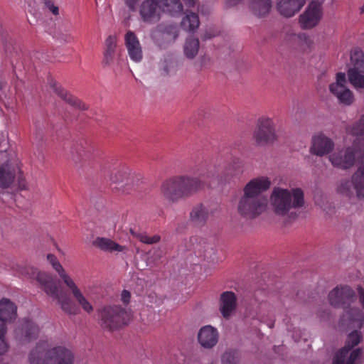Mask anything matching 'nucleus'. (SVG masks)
<instances>
[{
  "label": "nucleus",
  "mask_w": 364,
  "mask_h": 364,
  "mask_svg": "<svg viewBox=\"0 0 364 364\" xmlns=\"http://www.w3.org/2000/svg\"><path fill=\"white\" fill-rule=\"evenodd\" d=\"M357 157H360V160L357 171L352 176V181H342L338 187V191L350 197L353 194L351 191V184H353L358 198L364 200L363 149L354 144L353 147L337 149L328 155V160L333 167L347 170L354 166Z\"/></svg>",
  "instance_id": "nucleus-1"
},
{
  "label": "nucleus",
  "mask_w": 364,
  "mask_h": 364,
  "mask_svg": "<svg viewBox=\"0 0 364 364\" xmlns=\"http://www.w3.org/2000/svg\"><path fill=\"white\" fill-rule=\"evenodd\" d=\"M271 181L266 176L251 179L243 188V195L237 205L238 214L247 220H253L264 213L268 199L262 193L269 188Z\"/></svg>",
  "instance_id": "nucleus-2"
},
{
  "label": "nucleus",
  "mask_w": 364,
  "mask_h": 364,
  "mask_svg": "<svg viewBox=\"0 0 364 364\" xmlns=\"http://www.w3.org/2000/svg\"><path fill=\"white\" fill-rule=\"evenodd\" d=\"M14 274L18 277H26L35 279L47 295L57 301L61 309L69 315H75L77 309L72 300L64 294L58 286L50 274L38 272L30 266L16 265L14 267Z\"/></svg>",
  "instance_id": "nucleus-3"
},
{
  "label": "nucleus",
  "mask_w": 364,
  "mask_h": 364,
  "mask_svg": "<svg viewBox=\"0 0 364 364\" xmlns=\"http://www.w3.org/2000/svg\"><path fill=\"white\" fill-rule=\"evenodd\" d=\"M31 364H74L73 351L52 339L40 341L28 355Z\"/></svg>",
  "instance_id": "nucleus-4"
},
{
  "label": "nucleus",
  "mask_w": 364,
  "mask_h": 364,
  "mask_svg": "<svg viewBox=\"0 0 364 364\" xmlns=\"http://www.w3.org/2000/svg\"><path fill=\"white\" fill-rule=\"evenodd\" d=\"M204 186L202 180L188 175L177 176L165 180L161 185L162 196L169 202H176L189 197Z\"/></svg>",
  "instance_id": "nucleus-5"
},
{
  "label": "nucleus",
  "mask_w": 364,
  "mask_h": 364,
  "mask_svg": "<svg viewBox=\"0 0 364 364\" xmlns=\"http://www.w3.org/2000/svg\"><path fill=\"white\" fill-rule=\"evenodd\" d=\"M270 204L275 214L295 218L291 210L300 208L304 205V192L300 188L285 189L274 188L270 196Z\"/></svg>",
  "instance_id": "nucleus-6"
},
{
  "label": "nucleus",
  "mask_w": 364,
  "mask_h": 364,
  "mask_svg": "<svg viewBox=\"0 0 364 364\" xmlns=\"http://www.w3.org/2000/svg\"><path fill=\"white\" fill-rule=\"evenodd\" d=\"M361 341L360 333L355 331L350 333L347 338L346 346L335 355L333 364H357L362 355L360 348L353 349Z\"/></svg>",
  "instance_id": "nucleus-7"
},
{
  "label": "nucleus",
  "mask_w": 364,
  "mask_h": 364,
  "mask_svg": "<svg viewBox=\"0 0 364 364\" xmlns=\"http://www.w3.org/2000/svg\"><path fill=\"white\" fill-rule=\"evenodd\" d=\"M101 326L109 331L117 330L130 321V314L119 306H105L100 311Z\"/></svg>",
  "instance_id": "nucleus-8"
},
{
  "label": "nucleus",
  "mask_w": 364,
  "mask_h": 364,
  "mask_svg": "<svg viewBox=\"0 0 364 364\" xmlns=\"http://www.w3.org/2000/svg\"><path fill=\"white\" fill-rule=\"evenodd\" d=\"M353 67L348 71L350 82L356 88L364 89V55L361 50H355L350 54Z\"/></svg>",
  "instance_id": "nucleus-9"
},
{
  "label": "nucleus",
  "mask_w": 364,
  "mask_h": 364,
  "mask_svg": "<svg viewBox=\"0 0 364 364\" xmlns=\"http://www.w3.org/2000/svg\"><path fill=\"white\" fill-rule=\"evenodd\" d=\"M257 144L263 146L276 140L274 124L272 119L266 117L259 118L257 129L254 133Z\"/></svg>",
  "instance_id": "nucleus-10"
},
{
  "label": "nucleus",
  "mask_w": 364,
  "mask_h": 364,
  "mask_svg": "<svg viewBox=\"0 0 364 364\" xmlns=\"http://www.w3.org/2000/svg\"><path fill=\"white\" fill-rule=\"evenodd\" d=\"M346 75L343 73H338L336 75L335 82L329 85V90L341 104L346 105H351L354 101L353 92L346 87Z\"/></svg>",
  "instance_id": "nucleus-11"
},
{
  "label": "nucleus",
  "mask_w": 364,
  "mask_h": 364,
  "mask_svg": "<svg viewBox=\"0 0 364 364\" xmlns=\"http://www.w3.org/2000/svg\"><path fill=\"white\" fill-rule=\"evenodd\" d=\"M321 4V2L311 1L300 16L299 23L303 28H311L318 23L322 16Z\"/></svg>",
  "instance_id": "nucleus-12"
},
{
  "label": "nucleus",
  "mask_w": 364,
  "mask_h": 364,
  "mask_svg": "<svg viewBox=\"0 0 364 364\" xmlns=\"http://www.w3.org/2000/svg\"><path fill=\"white\" fill-rule=\"evenodd\" d=\"M334 145L333 141L330 137L323 133H318L312 136L309 151L318 156L329 155L332 152Z\"/></svg>",
  "instance_id": "nucleus-13"
},
{
  "label": "nucleus",
  "mask_w": 364,
  "mask_h": 364,
  "mask_svg": "<svg viewBox=\"0 0 364 364\" xmlns=\"http://www.w3.org/2000/svg\"><path fill=\"white\" fill-rule=\"evenodd\" d=\"M355 296L353 290L348 287H336L328 294L330 304L336 307L350 304L354 301Z\"/></svg>",
  "instance_id": "nucleus-14"
},
{
  "label": "nucleus",
  "mask_w": 364,
  "mask_h": 364,
  "mask_svg": "<svg viewBox=\"0 0 364 364\" xmlns=\"http://www.w3.org/2000/svg\"><path fill=\"white\" fill-rule=\"evenodd\" d=\"M139 14L144 22L155 23L161 19V12L157 0H144L140 5Z\"/></svg>",
  "instance_id": "nucleus-15"
},
{
  "label": "nucleus",
  "mask_w": 364,
  "mask_h": 364,
  "mask_svg": "<svg viewBox=\"0 0 364 364\" xmlns=\"http://www.w3.org/2000/svg\"><path fill=\"white\" fill-rule=\"evenodd\" d=\"M219 310L223 317L230 319L235 313L237 309V296L230 291L223 292L220 296Z\"/></svg>",
  "instance_id": "nucleus-16"
},
{
  "label": "nucleus",
  "mask_w": 364,
  "mask_h": 364,
  "mask_svg": "<svg viewBox=\"0 0 364 364\" xmlns=\"http://www.w3.org/2000/svg\"><path fill=\"white\" fill-rule=\"evenodd\" d=\"M124 42L130 59L135 63L141 62L143 58L142 48L136 34L131 31L127 32Z\"/></svg>",
  "instance_id": "nucleus-17"
},
{
  "label": "nucleus",
  "mask_w": 364,
  "mask_h": 364,
  "mask_svg": "<svg viewBox=\"0 0 364 364\" xmlns=\"http://www.w3.org/2000/svg\"><path fill=\"white\" fill-rule=\"evenodd\" d=\"M110 185L114 188L121 189L131 183L130 172L126 167L113 169L108 176Z\"/></svg>",
  "instance_id": "nucleus-18"
},
{
  "label": "nucleus",
  "mask_w": 364,
  "mask_h": 364,
  "mask_svg": "<svg viewBox=\"0 0 364 364\" xmlns=\"http://www.w3.org/2000/svg\"><path fill=\"white\" fill-rule=\"evenodd\" d=\"M199 343L205 348H211L218 341V330L211 326L202 327L198 333Z\"/></svg>",
  "instance_id": "nucleus-19"
},
{
  "label": "nucleus",
  "mask_w": 364,
  "mask_h": 364,
  "mask_svg": "<svg viewBox=\"0 0 364 364\" xmlns=\"http://www.w3.org/2000/svg\"><path fill=\"white\" fill-rule=\"evenodd\" d=\"M18 307L16 304L7 298L0 299V318L13 323L18 318Z\"/></svg>",
  "instance_id": "nucleus-20"
},
{
  "label": "nucleus",
  "mask_w": 364,
  "mask_h": 364,
  "mask_svg": "<svg viewBox=\"0 0 364 364\" xmlns=\"http://www.w3.org/2000/svg\"><path fill=\"white\" fill-rule=\"evenodd\" d=\"M306 4V0H280L277 10L285 17H291L299 12Z\"/></svg>",
  "instance_id": "nucleus-21"
},
{
  "label": "nucleus",
  "mask_w": 364,
  "mask_h": 364,
  "mask_svg": "<svg viewBox=\"0 0 364 364\" xmlns=\"http://www.w3.org/2000/svg\"><path fill=\"white\" fill-rule=\"evenodd\" d=\"M53 88L54 91L66 102L70 104L71 106L78 108L81 110H85L87 109V106L79 99L68 93L66 90L63 89L60 85L56 83L53 84Z\"/></svg>",
  "instance_id": "nucleus-22"
},
{
  "label": "nucleus",
  "mask_w": 364,
  "mask_h": 364,
  "mask_svg": "<svg viewBox=\"0 0 364 364\" xmlns=\"http://www.w3.org/2000/svg\"><path fill=\"white\" fill-rule=\"evenodd\" d=\"M20 331L23 335L22 339L24 341H29L36 338L39 333V328L28 318L22 320Z\"/></svg>",
  "instance_id": "nucleus-23"
},
{
  "label": "nucleus",
  "mask_w": 364,
  "mask_h": 364,
  "mask_svg": "<svg viewBox=\"0 0 364 364\" xmlns=\"http://www.w3.org/2000/svg\"><path fill=\"white\" fill-rule=\"evenodd\" d=\"M161 13H167L174 16L181 14L183 5L180 0H157Z\"/></svg>",
  "instance_id": "nucleus-24"
},
{
  "label": "nucleus",
  "mask_w": 364,
  "mask_h": 364,
  "mask_svg": "<svg viewBox=\"0 0 364 364\" xmlns=\"http://www.w3.org/2000/svg\"><path fill=\"white\" fill-rule=\"evenodd\" d=\"M347 132L348 134L356 136L353 141L354 145L363 148L364 151V138H359L364 136V115L352 127H348Z\"/></svg>",
  "instance_id": "nucleus-25"
},
{
  "label": "nucleus",
  "mask_w": 364,
  "mask_h": 364,
  "mask_svg": "<svg viewBox=\"0 0 364 364\" xmlns=\"http://www.w3.org/2000/svg\"><path fill=\"white\" fill-rule=\"evenodd\" d=\"M210 212L206 207L202 204L196 205L190 213L191 220L196 225H203L208 220Z\"/></svg>",
  "instance_id": "nucleus-26"
},
{
  "label": "nucleus",
  "mask_w": 364,
  "mask_h": 364,
  "mask_svg": "<svg viewBox=\"0 0 364 364\" xmlns=\"http://www.w3.org/2000/svg\"><path fill=\"white\" fill-rule=\"evenodd\" d=\"M117 43V38L115 36H109L105 40V49L102 60L105 65H108L113 62Z\"/></svg>",
  "instance_id": "nucleus-27"
},
{
  "label": "nucleus",
  "mask_w": 364,
  "mask_h": 364,
  "mask_svg": "<svg viewBox=\"0 0 364 364\" xmlns=\"http://www.w3.org/2000/svg\"><path fill=\"white\" fill-rule=\"evenodd\" d=\"M94 244L100 250L105 252H122L126 250L124 246H122L113 240L105 237H97Z\"/></svg>",
  "instance_id": "nucleus-28"
},
{
  "label": "nucleus",
  "mask_w": 364,
  "mask_h": 364,
  "mask_svg": "<svg viewBox=\"0 0 364 364\" xmlns=\"http://www.w3.org/2000/svg\"><path fill=\"white\" fill-rule=\"evenodd\" d=\"M14 173L11 171L9 163H5L0 166V187L7 188L14 181Z\"/></svg>",
  "instance_id": "nucleus-29"
},
{
  "label": "nucleus",
  "mask_w": 364,
  "mask_h": 364,
  "mask_svg": "<svg viewBox=\"0 0 364 364\" xmlns=\"http://www.w3.org/2000/svg\"><path fill=\"white\" fill-rule=\"evenodd\" d=\"M344 317H346L353 327L359 328L362 327L364 321V315L360 309L358 308L352 309L346 312Z\"/></svg>",
  "instance_id": "nucleus-30"
},
{
  "label": "nucleus",
  "mask_w": 364,
  "mask_h": 364,
  "mask_svg": "<svg viewBox=\"0 0 364 364\" xmlns=\"http://www.w3.org/2000/svg\"><path fill=\"white\" fill-rule=\"evenodd\" d=\"M200 24L199 18L195 13L187 14L181 21V27L189 32L196 31Z\"/></svg>",
  "instance_id": "nucleus-31"
},
{
  "label": "nucleus",
  "mask_w": 364,
  "mask_h": 364,
  "mask_svg": "<svg viewBox=\"0 0 364 364\" xmlns=\"http://www.w3.org/2000/svg\"><path fill=\"white\" fill-rule=\"evenodd\" d=\"M271 6L270 0H255L252 4V9L255 15L259 17L267 14Z\"/></svg>",
  "instance_id": "nucleus-32"
},
{
  "label": "nucleus",
  "mask_w": 364,
  "mask_h": 364,
  "mask_svg": "<svg viewBox=\"0 0 364 364\" xmlns=\"http://www.w3.org/2000/svg\"><path fill=\"white\" fill-rule=\"evenodd\" d=\"M199 41L197 38L187 39L184 46V53L188 58H193L198 52Z\"/></svg>",
  "instance_id": "nucleus-33"
},
{
  "label": "nucleus",
  "mask_w": 364,
  "mask_h": 364,
  "mask_svg": "<svg viewBox=\"0 0 364 364\" xmlns=\"http://www.w3.org/2000/svg\"><path fill=\"white\" fill-rule=\"evenodd\" d=\"M58 275L63 283L66 285V287L70 290L73 296L81 291L80 288L75 282L74 279L70 276L69 274L67 273L65 269L60 272Z\"/></svg>",
  "instance_id": "nucleus-34"
},
{
  "label": "nucleus",
  "mask_w": 364,
  "mask_h": 364,
  "mask_svg": "<svg viewBox=\"0 0 364 364\" xmlns=\"http://www.w3.org/2000/svg\"><path fill=\"white\" fill-rule=\"evenodd\" d=\"M73 297L75 299L77 304L81 306V308L85 312L90 314L93 311V306L89 301V300L85 296L82 291H80Z\"/></svg>",
  "instance_id": "nucleus-35"
},
{
  "label": "nucleus",
  "mask_w": 364,
  "mask_h": 364,
  "mask_svg": "<svg viewBox=\"0 0 364 364\" xmlns=\"http://www.w3.org/2000/svg\"><path fill=\"white\" fill-rule=\"evenodd\" d=\"M178 36V28L176 26H171L162 32V38L167 41H174Z\"/></svg>",
  "instance_id": "nucleus-36"
},
{
  "label": "nucleus",
  "mask_w": 364,
  "mask_h": 364,
  "mask_svg": "<svg viewBox=\"0 0 364 364\" xmlns=\"http://www.w3.org/2000/svg\"><path fill=\"white\" fill-rule=\"evenodd\" d=\"M135 236L140 242L148 245L157 243L161 240L160 236L158 235L149 236L146 233H139Z\"/></svg>",
  "instance_id": "nucleus-37"
},
{
  "label": "nucleus",
  "mask_w": 364,
  "mask_h": 364,
  "mask_svg": "<svg viewBox=\"0 0 364 364\" xmlns=\"http://www.w3.org/2000/svg\"><path fill=\"white\" fill-rule=\"evenodd\" d=\"M47 259L58 274L63 270H65L63 267L61 265V264L59 262L58 259L54 255L48 254Z\"/></svg>",
  "instance_id": "nucleus-38"
},
{
  "label": "nucleus",
  "mask_w": 364,
  "mask_h": 364,
  "mask_svg": "<svg viewBox=\"0 0 364 364\" xmlns=\"http://www.w3.org/2000/svg\"><path fill=\"white\" fill-rule=\"evenodd\" d=\"M9 345L5 340V337H0V355H3L7 352Z\"/></svg>",
  "instance_id": "nucleus-39"
},
{
  "label": "nucleus",
  "mask_w": 364,
  "mask_h": 364,
  "mask_svg": "<svg viewBox=\"0 0 364 364\" xmlns=\"http://www.w3.org/2000/svg\"><path fill=\"white\" fill-rule=\"evenodd\" d=\"M9 324V322L0 318V337H5L7 333V325Z\"/></svg>",
  "instance_id": "nucleus-40"
},
{
  "label": "nucleus",
  "mask_w": 364,
  "mask_h": 364,
  "mask_svg": "<svg viewBox=\"0 0 364 364\" xmlns=\"http://www.w3.org/2000/svg\"><path fill=\"white\" fill-rule=\"evenodd\" d=\"M126 6L131 11H135L139 0H123Z\"/></svg>",
  "instance_id": "nucleus-41"
},
{
  "label": "nucleus",
  "mask_w": 364,
  "mask_h": 364,
  "mask_svg": "<svg viewBox=\"0 0 364 364\" xmlns=\"http://www.w3.org/2000/svg\"><path fill=\"white\" fill-rule=\"evenodd\" d=\"M131 297V294L129 291L124 290L121 294V299L124 304H128L129 302Z\"/></svg>",
  "instance_id": "nucleus-42"
},
{
  "label": "nucleus",
  "mask_w": 364,
  "mask_h": 364,
  "mask_svg": "<svg viewBox=\"0 0 364 364\" xmlns=\"http://www.w3.org/2000/svg\"><path fill=\"white\" fill-rule=\"evenodd\" d=\"M47 7L48 8V9L54 14V15H58V11H59V9H58V7L55 6L53 4H51V3H48L47 4Z\"/></svg>",
  "instance_id": "nucleus-43"
},
{
  "label": "nucleus",
  "mask_w": 364,
  "mask_h": 364,
  "mask_svg": "<svg viewBox=\"0 0 364 364\" xmlns=\"http://www.w3.org/2000/svg\"><path fill=\"white\" fill-rule=\"evenodd\" d=\"M358 291L360 302L363 308L364 309V289H363L362 287H359L358 289Z\"/></svg>",
  "instance_id": "nucleus-44"
},
{
  "label": "nucleus",
  "mask_w": 364,
  "mask_h": 364,
  "mask_svg": "<svg viewBox=\"0 0 364 364\" xmlns=\"http://www.w3.org/2000/svg\"><path fill=\"white\" fill-rule=\"evenodd\" d=\"M185 4L188 7H192L196 4V0H183Z\"/></svg>",
  "instance_id": "nucleus-45"
},
{
  "label": "nucleus",
  "mask_w": 364,
  "mask_h": 364,
  "mask_svg": "<svg viewBox=\"0 0 364 364\" xmlns=\"http://www.w3.org/2000/svg\"><path fill=\"white\" fill-rule=\"evenodd\" d=\"M298 38L299 39H301V40H302V39L306 40V36L305 34H300V35L298 36Z\"/></svg>",
  "instance_id": "nucleus-46"
},
{
  "label": "nucleus",
  "mask_w": 364,
  "mask_h": 364,
  "mask_svg": "<svg viewBox=\"0 0 364 364\" xmlns=\"http://www.w3.org/2000/svg\"><path fill=\"white\" fill-rule=\"evenodd\" d=\"M79 154H80V156H85V151H84V149L80 150Z\"/></svg>",
  "instance_id": "nucleus-47"
},
{
  "label": "nucleus",
  "mask_w": 364,
  "mask_h": 364,
  "mask_svg": "<svg viewBox=\"0 0 364 364\" xmlns=\"http://www.w3.org/2000/svg\"><path fill=\"white\" fill-rule=\"evenodd\" d=\"M227 171H228V173H232V167H230Z\"/></svg>",
  "instance_id": "nucleus-48"
}]
</instances>
